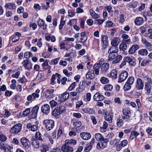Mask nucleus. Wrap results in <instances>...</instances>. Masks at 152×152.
I'll use <instances>...</instances> for the list:
<instances>
[{
    "label": "nucleus",
    "mask_w": 152,
    "mask_h": 152,
    "mask_svg": "<svg viewBox=\"0 0 152 152\" xmlns=\"http://www.w3.org/2000/svg\"><path fill=\"white\" fill-rule=\"evenodd\" d=\"M110 64L109 63H104L102 65L98 63L94 64L93 69L96 75H99L100 71V74H104L109 69Z\"/></svg>",
    "instance_id": "nucleus-1"
},
{
    "label": "nucleus",
    "mask_w": 152,
    "mask_h": 152,
    "mask_svg": "<svg viewBox=\"0 0 152 152\" xmlns=\"http://www.w3.org/2000/svg\"><path fill=\"white\" fill-rule=\"evenodd\" d=\"M43 124L45 125V128L48 131L52 129L54 126V121L51 119H46L43 122Z\"/></svg>",
    "instance_id": "nucleus-2"
},
{
    "label": "nucleus",
    "mask_w": 152,
    "mask_h": 152,
    "mask_svg": "<svg viewBox=\"0 0 152 152\" xmlns=\"http://www.w3.org/2000/svg\"><path fill=\"white\" fill-rule=\"evenodd\" d=\"M22 127V124H17L10 129V132L13 134H16L20 131Z\"/></svg>",
    "instance_id": "nucleus-3"
},
{
    "label": "nucleus",
    "mask_w": 152,
    "mask_h": 152,
    "mask_svg": "<svg viewBox=\"0 0 152 152\" xmlns=\"http://www.w3.org/2000/svg\"><path fill=\"white\" fill-rule=\"evenodd\" d=\"M20 141L23 147L26 149L29 150L30 149L31 145L30 142L26 137H24L21 138Z\"/></svg>",
    "instance_id": "nucleus-4"
},
{
    "label": "nucleus",
    "mask_w": 152,
    "mask_h": 152,
    "mask_svg": "<svg viewBox=\"0 0 152 152\" xmlns=\"http://www.w3.org/2000/svg\"><path fill=\"white\" fill-rule=\"evenodd\" d=\"M39 122L36 121L34 124L28 123L26 126V127L30 129L31 131L34 132L37 131L38 128Z\"/></svg>",
    "instance_id": "nucleus-5"
},
{
    "label": "nucleus",
    "mask_w": 152,
    "mask_h": 152,
    "mask_svg": "<svg viewBox=\"0 0 152 152\" xmlns=\"http://www.w3.org/2000/svg\"><path fill=\"white\" fill-rule=\"evenodd\" d=\"M141 41L145 47L149 50H152V45L145 38H142Z\"/></svg>",
    "instance_id": "nucleus-6"
},
{
    "label": "nucleus",
    "mask_w": 152,
    "mask_h": 152,
    "mask_svg": "<svg viewBox=\"0 0 152 152\" xmlns=\"http://www.w3.org/2000/svg\"><path fill=\"white\" fill-rule=\"evenodd\" d=\"M61 150L64 152H72L73 149L71 146L65 142L62 146Z\"/></svg>",
    "instance_id": "nucleus-7"
},
{
    "label": "nucleus",
    "mask_w": 152,
    "mask_h": 152,
    "mask_svg": "<svg viewBox=\"0 0 152 152\" xmlns=\"http://www.w3.org/2000/svg\"><path fill=\"white\" fill-rule=\"evenodd\" d=\"M128 76L127 72L125 71L122 72L119 75V78L118 82L121 83L126 79Z\"/></svg>",
    "instance_id": "nucleus-8"
},
{
    "label": "nucleus",
    "mask_w": 152,
    "mask_h": 152,
    "mask_svg": "<svg viewBox=\"0 0 152 152\" xmlns=\"http://www.w3.org/2000/svg\"><path fill=\"white\" fill-rule=\"evenodd\" d=\"M95 137L97 140H99L101 142H103L105 143H108L109 141V140L107 138H104L102 135L100 133H96L95 134Z\"/></svg>",
    "instance_id": "nucleus-9"
},
{
    "label": "nucleus",
    "mask_w": 152,
    "mask_h": 152,
    "mask_svg": "<svg viewBox=\"0 0 152 152\" xmlns=\"http://www.w3.org/2000/svg\"><path fill=\"white\" fill-rule=\"evenodd\" d=\"M22 64L26 69L30 70L32 69V64L31 62H29L28 60H24Z\"/></svg>",
    "instance_id": "nucleus-10"
},
{
    "label": "nucleus",
    "mask_w": 152,
    "mask_h": 152,
    "mask_svg": "<svg viewBox=\"0 0 152 152\" xmlns=\"http://www.w3.org/2000/svg\"><path fill=\"white\" fill-rule=\"evenodd\" d=\"M86 78L88 80H92L95 78V75L93 70L91 69H89L88 72L86 75Z\"/></svg>",
    "instance_id": "nucleus-11"
},
{
    "label": "nucleus",
    "mask_w": 152,
    "mask_h": 152,
    "mask_svg": "<svg viewBox=\"0 0 152 152\" xmlns=\"http://www.w3.org/2000/svg\"><path fill=\"white\" fill-rule=\"evenodd\" d=\"M140 47V46L138 45L135 44L132 45L129 50V53L130 55L134 54L136 52L137 50Z\"/></svg>",
    "instance_id": "nucleus-12"
},
{
    "label": "nucleus",
    "mask_w": 152,
    "mask_h": 152,
    "mask_svg": "<svg viewBox=\"0 0 152 152\" xmlns=\"http://www.w3.org/2000/svg\"><path fill=\"white\" fill-rule=\"evenodd\" d=\"M93 99L95 101H98L104 100V97L99 93L97 92L94 94Z\"/></svg>",
    "instance_id": "nucleus-13"
},
{
    "label": "nucleus",
    "mask_w": 152,
    "mask_h": 152,
    "mask_svg": "<svg viewBox=\"0 0 152 152\" xmlns=\"http://www.w3.org/2000/svg\"><path fill=\"white\" fill-rule=\"evenodd\" d=\"M144 83L142 80L140 78H138L137 80L136 88L138 90L142 89Z\"/></svg>",
    "instance_id": "nucleus-14"
},
{
    "label": "nucleus",
    "mask_w": 152,
    "mask_h": 152,
    "mask_svg": "<svg viewBox=\"0 0 152 152\" xmlns=\"http://www.w3.org/2000/svg\"><path fill=\"white\" fill-rule=\"evenodd\" d=\"M41 110L42 112L46 114H48L50 112L49 105L47 104L43 105L41 106Z\"/></svg>",
    "instance_id": "nucleus-15"
},
{
    "label": "nucleus",
    "mask_w": 152,
    "mask_h": 152,
    "mask_svg": "<svg viewBox=\"0 0 152 152\" xmlns=\"http://www.w3.org/2000/svg\"><path fill=\"white\" fill-rule=\"evenodd\" d=\"M50 148L49 145L45 143L41 144L40 147V150L41 152H46Z\"/></svg>",
    "instance_id": "nucleus-16"
},
{
    "label": "nucleus",
    "mask_w": 152,
    "mask_h": 152,
    "mask_svg": "<svg viewBox=\"0 0 152 152\" xmlns=\"http://www.w3.org/2000/svg\"><path fill=\"white\" fill-rule=\"evenodd\" d=\"M81 137L83 140H88L91 137V134L88 133L83 132L80 134Z\"/></svg>",
    "instance_id": "nucleus-17"
},
{
    "label": "nucleus",
    "mask_w": 152,
    "mask_h": 152,
    "mask_svg": "<svg viewBox=\"0 0 152 152\" xmlns=\"http://www.w3.org/2000/svg\"><path fill=\"white\" fill-rule=\"evenodd\" d=\"M125 60L129 63L130 66H134L136 65L135 60L134 59H132L129 57H126Z\"/></svg>",
    "instance_id": "nucleus-18"
},
{
    "label": "nucleus",
    "mask_w": 152,
    "mask_h": 152,
    "mask_svg": "<svg viewBox=\"0 0 152 152\" xmlns=\"http://www.w3.org/2000/svg\"><path fill=\"white\" fill-rule=\"evenodd\" d=\"M39 26L44 30H45L47 28V25L45 23V21L42 19H40L37 22Z\"/></svg>",
    "instance_id": "nucleus-19"
},
{
    "label": "nucleus",
    "mask_w": 152,
    "mask_h": 152,
    "mask_svg": "<svg viewBox=\"0 0 152 152\" xmlns=\"http://www.w3.org/2000/svg\"><path fill=\"white\" fill-rule=\"evenodd\" d=\"M144 20L141 17H137L134 21V23L136 25L139 26L144 23Z\"/></svg>",
    "instance_id": "nucleus-20"
},
{
    "label": "nucleus",
    "mask_w": 152,
    "mask_h": 152,
    "mask_svg": "<svg viewBox=\"0 0 152 152\" xmlns=\"http://www.w3.org/2000/svg\"><path fill=\"white\" fill-rule=\"evenodd\" d=\"M101 40L103 44L105 46H107L108 44V37L106 35H102L101 36Z\"/></svg>",
    "instance_id": "nucleus-21"
},
{
    "label": "nucleus",
    "mask_w": 152,
    "mask_h": 152,
    "mask_svg": "<svg viewBox=\"0 0 152 152\" xmlns=\"http://www.w3.org/2000/svg\"><path fill=\"white\" fill-rule=\"evenodd\" d=\"M31 142L33 146L35 148H38L39 147V143L38 140L33 138H32Z\"/></svg>",
    "instance_id": "nucleus-22"
},
{
    "label": "nucleus",
    "mask_w": 152,
    "mask_h": 152,
    "mask_svg": "<svg viewBox=\"0 0 152 152\" xmlns=\"http://www.w3.org/2000/svg\"><path fill=\"white\" fill-rule=\"evenodd\" d=\"M90 13L92 18L93 19H97L100 17V15L96 13L92 9L90 10Z\"/></svg>",
    "instance_id": "nucleus-23"
},
{
    "label": "nucleus",
    "mask_w": 152,
    "mask_h": 152,
    "mask_svg": "<svg viewBox=\"0 0 152 152\" xmlns=\"http://www.w3.org/2000/svg\"><path fill=\"white\" fill-rule=\"evenodd\" d=\"M60 114H61L60 112H59L57 107H56L52 112V115L54 116L56 118H59Z\"/></svg>",
    "instance_id": "nucleus-24"
},
{
    "label": "nucleus",
    "mask_w": 152,
    "mask_h": 152,
    "mask_svg": "<svg viewBox=\"0 0 152 152\" xmlns=\"http://www.w3.org/2000/svg\"><path fill=\"white\" fill-rule=\"evenodd\" d=\"M69 96V93L66 92L61 95V99L62 101L64 102L68 99Z\"/></svg>",
    "instance_id": "nucleus-25"
},
{
    "label": "nucleus",
    "mask_w": 152,
    "mask_h": 152,
    "mask_svg": "<svg viewBox=\"0 0 152 152\" xmlns=\"http://www.w3.org/2000/svg\"><path fill=\"white\" fill-rule=\"evenodd\" d=\"M120 42V39L117 37L115 38L111 41V44L112 45L118 46Z\"/></svg>",
    "instance_id": "nucleus-26"
},
{
    "label": "nucleus",
    "mask_w": 152,
    "mask_h": 152,
    "mask_svg": "<svg viewBox=\"0 0 152 152\" xmlns=\"http://www.w3.org/2000/svg\"><path fill=\"white\" fill-rule=\"evenodd\" d=\"M118 50V46L112 45V46L109 49L108 51V53H117Z\"/></svg>",
    "instance_id": "nucleus-27"
},
{
    "label": "nucleus",
    "mask_w": 152,
    "mask_h": 152,
    "mask_svg": "<svg viewBox=\"0 0 152 152\" xmlns=\"http://www.w3.org/2000/svg\"><path fill=\"white\" fill-rule=\"evenodd\" d=\"M83 111L86 113L89 114H93L95 113V111L93 108H87L83 109Z\"/></svg>",
    "instance_id": "nucleus-28"
},
{
    "label": "nucleus",
    "mask_w": 152,
    "mask_h": 152,
    "mask_svg": "<svg viewBox=\"0 0 152 152\" xmlns=\"http://www.w3.org/2000/svg\"><path fill=\"white\" fill-rule=\"evenodd\" d=\"M101 146H100V143L98 142L96 145V148L98 149H103L106 147L107 146V143H105L104 142H101Z\"/></svg>",
    "instance_id": "nucleus-29"
},
{
    "label": "nucleus",
    "mask_w": 152,
    "mask_h": 152,
    "mask_svg": "<svg viewBox=\"0 0 152 152\" xmlns=\"http://www.w3.org/2000/svg\"><path fill=\"white\" fill-rule=\"evenodd\" d=\"M122 112L123 115L126 116H129L131 113V110L129 108H125L123 109Z\"/></svg>",
    "instance_id": "nucleus-30"
},
{
    "label": "nucleus",
    "mask_w": 152,
    "mask_h": 152,
    "mask_svg": "<svg viewBox=\"0 0 152 152\" xmlns=\"http://www.w3.org/2000/svg\"><path fill=\"white\" fill-rule=\"evenodd\" d=\"M5 7L6 8L11 9H15L16 8L15 4L13 2L7 3L6 4Z\"/></svg>",
    "instance_id": "nucleus-31"
},
{
    "label": "nucleus",
    "mask_w": 152,
    "mask_h": 152,
    "mask_svg": "<svg viewBox=\"0 0 152 152\" xmlns=\"http://www.w3.org/2000/svg\"><path fill=\"white\" fill-rule=\"evenodd\" d=\"M122 56L120 55H118L116 58H115L110 63L111 64H114L118 63L119 61L122 59Z\"/></svg>",
    "instance_id": "nucleus-32"
},
{
    "label": "nucleus",
    "mask_w": 152,
    "mask_h": 152,
    "mask_svg": "<svg viewBox=\"0 0 152 152\" xmlns=\"http://www.w3.org/2000/svg\"><path fill=\"white\" fill-rule=\"evenodd\" d=\"M143 16L144 18L145 21L147 20V16L151 17L152 16V11H145L143 12Z\"/></svg>",
    "instance_id": "nucleus-33"
},
{
    "label": "nucleus",
    "mask_w": 152,
    "mask_h": 152,
    "mask_svg": "<svg viewBox=\"0 0 152 152\" xmlns=\"http://www.w3.org/2000/svg\"><path fill=\"white\" fill-rule=\"evenodd\" d=\"M148 51L145 49H142L138 51V53L139 54L142 56H146L148 54Z\"/></svg>",
    "instance_id": "nucleus-34"
},
{
    "label": "nucleus",
    "mask_w": 152,
    "mask_h": 152,
    "mask_svg": "<svg viewBox=\"0 0 152 152\" xmlns=\"http://www.w3.org/2000/svg\"><path fill=\"white\" fill-rule=\"evenodd\" d=\"M109 53V55L108 61H112L113 59L116 58L118 55L117 53Z\"/></svg>",
    "instance_id": "nucleus-35"
},
{
    "label": "nucleus",
    "mask_w": 152,
    "mask_h": 152,
    "mask_svg": "<svg viewBox=\"0 0 152 152\" xmlns=\"http://www.w3.org/2000/svg\"><path fill=\"white\" fill-rule=\"evenodd\" d=\"M85 88V86L83 84V83L82 84H80L78 87L77 88L76 90V91L78 93H80L82 92Z\"/></svg>",
    "instance_id": "nucleus-36"
},
{
    "label": "nucleus",
    "mask_w": 152,
    "mask_h": 152,
    "mask_svg": "<svg viewBox=\"0 0 152 152\" xmlns=\"http://www.w3.org/2000/svg\"><path fill=\"white\" fill-rule=\"evenodd\" d=\"M139 134V133L136 131H133L131 133L129 139L130 140H132Z\"/></svg>",
    "instance_id": "nucleus-37"
},
{
    "label": "nucleus",
    "mask_w": 152,
    "mask_h": 152,
    "mask_svg": "<svg viewBox=\"0 0 152 152\" xmlns=\"http://www.w3.org/2000/svg\"><path fill=\"white\" fill-rule=\"evenodd\" d=\"M145 90L147 91V93L148 94H149L151 93V86L148 82L145 83Z\"/></svg>",
    "instance_id": "nucleus-38"
},
{
    "label": "nucleus",
    "mask_w": 152,
    "mask_h": 152,
    "mask_svg": "<svg viewBox=\"0 0 152 152\" xmlns=\"http://www.w3.org/2000/svg\"><path fill=\"white\" fill-rule=\"evenodd\" d=\"M113 115L111 114H109L108 115H106L104 116V119L106 121H108L109 123L112 122L113 120Z\"/></svg>",
    "instance_id": "nucleus-39"
},
{
    "label": "nucleus",
    "mask_w": 152,
    "mask_h": 152,
    "mask_svg": "<svg viewBox=\"0 0 152 152\" xmlns=\"http://www.w3.org/2000/svg\"><path fill=\"white\" fill-rule=\"evenodd\" d=\"M81 37L80 39L81 40L80 42H84L87 39V37L85 32H81L80 34Z\"/></svg>",
    "instance_id": "nucleus-40"
},
{
    "label": "nucleus",
    "mask_w": 152,
    "mask_h": 152,
    "mask_svg": "<svg viewBox=\"0 0 152 152\" xmlns=\"http://www.w3.org/2000/svg\"><path fill=\"white\" fill-rule=\"evenodd\" d=\"M69 145H70L71 144L75 145L76 143V141L75 139H71L70 140H66L65 141Z\"/></svg>",
    "instance_id": "nucleus-41"
},
{
    "label": "nucleus",
    "mask_w": 152,
    "mask_h": 152,
    "mask_svg": "<svg viewBox=\"0 0 152 152\" xmlns=\"http://www.w3.org/2000/svg\"><path fill=\"white\" fill-rule=\"evenodd\" d=\"M127 47V44L123 42L120 45L119 49L121 51H124L126 49Z\"/></svg>",
    "instance_id": "nucleus-42"
},
{
    "label": "nucleus",
    "mask_w": 152,
    "mask_h": 152,
    "mask_svg": "<svg viewBox=\"0 0 152 152\" xmlns=\"http://www.w3.org/2000/svg\"><path fill=\"white\" fill-rule=\"evenodd\" d=\"M110 76L114 79H116L117 77V72L116 70L113 69L112 70L110 73Z\"/></svg>",
    "instance_id": "nucleus-43"
},
{
    "label": "nucleus",
    "mask_w": 152,
    "mask_h": 152,
    "mask_svg": "<svg viewBox=\"0 0 152 152\" xmlns=\"http://www.w3.org/2000/svg\"><path fill=\"white\" fill-rule=\"evenodd\" d=\"M101 83L103 84H105L109 82V80L106 77H102L100 79Z\"/></svg>",
    "instance_id": "nucleus-44"
},
{
    "label": "nucleus",
    "mask_w": 152,
    "mask_h": 152,
    "mask_svg": "<svg viewBox=\"0 0 152 152\" xmlns=\"http://www.w3.org/2000/svg\"><path fill=\"white\" fill-rule=\"evenodd\" d=\"M113 88V86L111 84L105 85L104 87V89L106 91H111Z\"/></svg>",
    "instance_id": "nucleus-45"
},
{
    "label": "nucleus",
    "mask_w": 152,
    "mask_h": 152,
    "mask_svg": "<svg viewBox=\"0 0 152 152\" xmlns=\"http://www.w3.org/2000/svg\"><path fill=\"white\" fill-rule=\"evenodd\" d=\"M39 109V106H36L32 109L31 112H32V114L34 115V116L35 115H36Z\"/></svg>",
    "instance_id": "nucleus-46"
},
{
    "label": "nucleus",
    "mask_w": 152,
    "mask_h": 152,
    "mask_svg": "<svg viewBox=\"0 0 152 152\" xmlns=\"http://www.w3.org/2000/svg\"><path fill=\"white\" fill-rule=\"evenodd\" d=\"M124 122L122 120L119 118H118L117 120V125L118 127H120L123 126Z\"/></svg>",
    "instance_id": "nucleus-47"
},
{
    "label": "nucleus",
    "mask_w": 152,
    "mask_h": 152,
    "mask_svg": "<svg viewBox=\"0 0 152 152\" xmlns=\"http://www.w3.org/2000/svg\"><path fill=\"white\" fill-rule=\"evenodd\" d=\"M41 136V134L39 132H37L35 135V137L37 140L42 141L43 139L42 138Z\"/></svg>",
    "instance_id": "nucleus-48"
},
{
    "label": "nucleus",
    "mask_w": 152,
    "mask_h": 152,
    "mask_svg": "<svg viewBox=\"0 0 152 152\" xmlns=\"http://www.w3.org/2000/svg\"><path fill=\"white\" fill-rule=\"evenodd\" d=\"M8 145L6 143L0 142V148L1 150H4Z\"/></svg>",
    "instance_id": "nucleus-49"
},
{
    "label": "nucleus",
    "mask_w": 152,
    "mask_h": 152,
    "mask_svg": "<svg viewBox=\"0 0 152 152\" xmlns=\"http://www.w3.org/2000/svg\"><path fill=\"white\" fill-rule=\"evenodd\" d=\"M7 140L6 136L4 135L1 132H0V140L2 142H5Z\"/></svg>",
    "instance_id": "nucleus-50"
},
{
    "label": "nucleus",
    "mask_w": 152,
    "mask_h": 152,
    "mask_svg": "<svg viewBox=\"0 0 152 152\" xmlns=\"http://www.w3.org/2000/svg\"><path fill=\"white\" fill-rule=\"evenodd\" d=\"M57 107L61 114L65 112V107L64 106L61 105Z\"/></svg>",
    "instance_id": "nucleus-51"
},
{
    "label": "nucleus",
    "mask_w": 152,
    "mask_h": 152,
    "mask_svg": "<svg viewBox=\"0 0 152 152\" xmlns=\"http://www.w3.org/2000/svg\"><path fill=\"white\" fill-rule=\"evenodd\" d=\"M131 85L126 82L124 86V90L127 91L129 90L131 88Z\"/></svg>",
    "instance_id": "nucleus-52"
},
{
    "label": "nucleus",
    "mask_w": 152,
    "mask_h": 152,
    "mask_svg": "<svg viewBox=\"0 0 152 152\" xmlns=\"http://www.w3.org/2000/svg\"><path fill=\"white\" fill-rule=\"evenodd\" d=\"M24 56L26 58V59H28L31 57L33 55L31 52H28L25 53Z\"/></svg>",
    "instance_id": "nucleus-53"
},
{
    "label": "nucleus",
    "mask_w": 152,
    "mask_h": 152,
    "mask_svg": "<svg viewBox=\"0 0 152 152\" xmlns=\"http://www.w3.org/2000/svg\"><path fill=\"white\" fill-rule=\"evenodd\" d=\"M119 142V140L117 138H115L114 140H111L110 141V143L111 145H115Z\"/></svg>",
    "instance_id": "nucleus-54"
},
{
    "label": "nucleus",
    "mask_w": 152,
    "mask_h": 152,
    "mask_svg": "<svg viewBox=\"0 0 152 152\" xmlns=\"http://www.w3.org/2000/svg\"><path fill=\"white\" fill-rule=\"evenodd\" d=\"M134 81V78L133 77H129L127 80V82L130 84L132 85Z\"/></svg>",
    "instance_id": "nucleus-55"
},
{
    "label": "nucleus",
    "mask_w": 152,
    "mask_h": 152,
    "mask_svg": "<svg viewBox=\"0 0 152 152\" xmlns=\"http://www.w3.org/2000/svg\"><path fill=\"white\" fill-rule=\"evenodd\" d=\"M30 109L29 108H27L23 112V115L24 116H27L30 113Z\"/></svg>",
    "instance_id": "nucleus-56"
},
{
    "label": "nucleus",
    "mask_w": 152,
    "mask_h": 152,
    "mask_svg": "<svg viewBox=\"0 0 152 152\" xmlns=\"http://www.w3.org/2000/svg\"><path fill=\"white\" fill-rule=\"evenodd\" d=\"M135 102L137 104V106L138 109H140L142 107V104L140 102V100L138 99H136Z\"/></svg>",
    "instance_id": "nucleus-57"
},
{
    "label": "nucleus",
    "mask_w": 152,
    "mask_h": 152,
    "mask_svg": "<svg viewBox=\"0 0 152 152\" xmlns=\"http://www.w3.org/2000/svg\"><path fill=\"white\" fill-rule=\"evenodd\" d=\"M49 104H50L51 107H53L56 106L58 104V103L54 100H52L49 102Z\"/></svg>",
    "instance_id": "nucleus-58"
},
{
    "label": "nucleus",
    "mask_w": 152,
    "mask_h": 152,
    "mask_svg": "<svg viewBox=\"0 0 152 152\" xmlns=\"http://www.w3.org/2000/svg\"><path fill=\"white\" fill-rule=\"evenodd\" d=\"M82 125L81 121H78L75 122L73 124L74 126L76 127H79Z\"/></svg>",
    "instance_id": "nucleus-59"
},
{
    "label": "nucleus",
    "mask_w": 152,
    "mask_h": 152,
    "mask_svg": "<svg viewBox=\"0 0 152 152\" xmlns=\"http://www.w3.org/2000/svg\"><path fill=\"white\" fill-rule=\"evenodd\" d=\"M76 85V82L73 83L69 87L68 90L69 91H71L75 88Z\"/></svg>",
    "instance_id": "nucleus-60"
},
{
    "label": "nucleus",
    "mask_w": 152,
    "mask_h": 152,
    "mask_svg": "<svg viewBox=\"0 0 152 152\" xmlns=\"http://www.w3.org/2000/svg\"><path fill=\"white\" fill-rule=\"evenodd\" d=\"M128 144V141L126 140H124L121 142L120 145L122 147H125Z\"/></svg>",
    "instance_id": "nucleus-61"
},
{
    "label": "nucleus",
    "mask_w": 152,
    "mask_h": 152,
    "mask_svg": "<svg viewBox=\"0 0 152 152\" xmlns=\"http://www.w3.org/2000/svg\"><path fill=\"white\" fill-rule=\"evenodd\" d=\"M54 90L52 89H48L47 91L46 92L47 94H50V97H52L53 96V93L54 92Z\"/></svg>",
    "instance_id": "nucleus-62"
},
{
    "label": "nucleus",
    "mask_w": 152,
    "mask_h": 152,
    "mask_svg": "<svg viewBox=\"0 0 152 152\" xmlns=\"http://www.w3.org/2000/svg\"><path fill=\"white\" fill-rule=\"evenodd\" d=\"M12 148V147L8 145L6 148L4 149V152H11V150Z\"/></svg>",
    "instance_id": "nucleus-63"
},
{
    "label": "nucleus",
    "mask_w": 152,
    "mask_h": 152,
    "mask_svg": "<svg viewBox=\"0 0 152 152\" xmlns=\"http://www.w3.org/2000/svg\"><path fill=\"white\" fill-rule=\"evenodd\" d=\"M125 21L124 16L123 14H121L120 16L119 22L122 24Z\"/></svg>",
    "instance_id": "nucleus-64"
}]
</instances>
